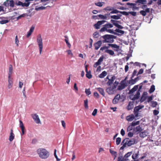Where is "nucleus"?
<instances>
[{"instance_id":"obj_1","label":"nucleus","mask_w":161,"mask_h":161,"mask_svg":"<svg viewBox=\"0 0 161 161\" xmlns=\"http://www.w3.org/2000/svg\"><path fill=\"white\" fill-rule=\"evenodd\" d=\"M138 89V86L135 85L134 87L130 90L129 92V94H130L129 96V98L130 99L135 101V100L139 98L140 95V90H141V85L139 86V88L136 92V93L135 95H133V93L135 91H136Z\"/></svg>"},{"instance_id":"obj_2","label":"nucleus","mask_w":161,"mask_h":161,"mask_svg":"<svg viewBox=\"0 0 161 161\" xmlns=\"http://www.w3.org/2000/svg\"><path fill=\"white\" fill-rule=\"evenodd\" d=\"M37 152L39 157L42 159H47L50 155L49 153L44 148H39L37 150Z\"/></svg>"},{"instance_id":"obj_3","label":"nucleus","mask_w":161,"mask_h":161,"mask_svg":"<svg viewBox=\"0 0 161 161\" xmlns=\"http://www.w3.org/2000/svg\"><path fill=\"white\" fill-rule=\"evenodd\" d=\"M103 40H102L103 43H113L114 42V39L116 38V36L106 34L102 37Z\"/></svg>"},{"instance_id":"obj_4","label":"nucleus","mask_w":161,"mask_h":161,"mask_svg":"<svg viewBox=\"0 0 161 161\" xmlns=\"http://www.w3.org/2000/svg\"><path fill=\"white\" fill-rule=\"evenodd\" d=\"M141 4V0H137L135 2V3H128L126 4L128 5H130L132 6V7H130L129 8H132L133 10H138L139 7V6Z\"/></svg>"},{"instance_id":"obj_5","label":"nucleus","mask_w":161,"mask_h":161,"mask_svg":"<svg viewBox=\"0 0 161 161\" xmlns=\"http://www.w3.org/2000/svg\"><path fill=\"white\" fill-rule=\"evenodd\" d=\"M37 42L39 48L40 53L41 54L43 48V42L40 34L38 35L37 36Z\"/></svg>"},{"instance_id":"obj_6","label":"nucleus","mask_w":161,"mask_h":161,"mask_svg":"<svg viewBox=\"0 0 161 161\" xmlns=\"http://www.w3.org/2000/svg\"><path fill=\"white\" fill-rule=\"evenodd\" d=\"M118 83H117L116 85L113 84L112 86H110L106 89L107 92L109 94H112L114 93V91L116 88Z\"/></svg>"},{"instance_id":"obj_7","label":"nucleus","mask_w":161,"mask_h":161,"mask_svg":"<svg viewBox=\"0 0 161 161\" xmlns=\"http://www.w3.org/2000/svg\"><path fill=\"white\" fill-rule=\"evenodd\" d=\"M120 84V85L118 86L117 88L118 90H121L124 89L128 85V82H125L123 80L121 81Z\"/></svg>"},{"instance_id":"obj_8","label":"nucleus","mask_w":161,"mask_h":161,"mask_svg":"<svg viewBox=\"0 0 161 161\" xmlns=\"http://www.w3.org/2000/svg\"><path fill=\"white\" fill-rule=\"evenodd\" d=\"M123 96H121L119 94H117L113 100V103L114 104L117 103L119 101L120 99H122Z\"/></svg>"},{"instance_id":"obj_9","label":"nucleus","mask_w":161,"mask_h":161,"mask_svg":"<svg viewBox=\"0 0 161 161\" xmlns=\"http://www.w3.org/2000/svg\"><path fill=\"white\" fill-rule=\"evenodd\" d=\"M141 109V105L136 107L134 110V112L136 117L139 116V110Z\"/></svg>"},{"instance_id":"obj_10","label":"nucleus","mask_w":161,"mask_h":161,"mask_svg":"<svg viewBox=\"0 0 161 161\" xmlns=\"http://www.w3.org/2000/svg\"><path fill=\"white\" fill-rule=\"evenodd\" d=\"M106 22V21L103 20L98 21L97 23L94 25V27L96 29H99L100 28V26Z\"/></svg>"},{"instance_id":"obj_11","label":"nucleus","mask_w":161,"mask_h":161,"mask_svg":"<svg viewBox=\"0 0 161 161\" xmlns=\"http://www.w3.org/2000/svg\"><path fill=\"white\" fill-rule=\"evenodd\" d=\"M31 116L35 121L37 124L40 123L41 122L40 119L38 115L36 114H32Z\"/></svg>"},{"instance_id":"obj_12","label":"nucleus","mask_w":161,"mask_h":161,"mask_svg":"<svg viewBox=\"0 0 161 161\" xmlns=\"http://www.w3.org/2000/svg\"><path fill=\"white\" fill-rule=\"evenodd\" d=\"M109 47H111L113 48L114 50L116 52H118L119 49V46L116 44H108Z\"/></svg>"},{"instance_id":"obj_13","label":"nucleus","mask_w":161,"mask_h":161,"mask_svg":"<svg viewBox=\"0 0 161 161\" xmlns=\"http://www.w3.org/2000/svg\"><path fill=\"white\" fill-rule=\"evenodd\" d=\"M104 57L103 56H101L98 60L94 64L93 66L96 68L98 65L101 64V63L103 61Z\"/></svg>"},{"instance_id":"obj_14","label":"nucleus","mask_w":161,"mask_h":161,"mask_svg":"<svg viewBox=\"0 0 161 161\" xmlns=\"http://www.w3.org/2000/svg\"><path fill=\"white\" fill-rule=\"evenodd\" d=\"M102 41H98L94 44L95 50H97L100 47L102 44Z\"/></svg>"},{"instance_id":"obj_15","label":"nucleus","mask_w":161,"mask_h":161,"mask_svg":"<svg viewBox=\"0 0 161 161\" xmlns=\"http://www.w3.org/2000/svg\"><path fill=\"white\" fill-rule=\"evenodd\" d=\"M8 89L11 88L13 86V79L11 77H8Z\"/></svg>"},{"instance_id":"obj_16","label":"nucleus","mask_w":161,"mask_h":161,"mask_svg":"<svg viewBox=\"0 0 161 161\" xmlns=\"http://www.w3.org/2000/svg\"><path fill=\"white\" fill-rule=\"evenodd\" d=\"M132 79L133 78L131 79L128 82V84H130L131 85L134 84L137 80L140 79V78L138 77L135 78L134 80Z\"/></svg>"},{"instance_id":"obj_17","label":"nucleus","mask_w":161,"mask_h":161,"mask_svg":"<svg viewBox=\"0 0 161 161\" xmlns=\"http://www.w3.org/2000/svg\"><path fill=\"white\" fill-rule=\"evenodd\" d=\"M135 117H136L134 114H131L127 116L126 119L128 121H131L135 119Z\"/></svg>"},{"instance_id":"obj_18","label":"nucleus","mask_w":161,"mask_h":161,"mask_svg":"<svg viewBox=\"0 0 161 161\" xmlns=\"http://www.w3.org/2000/svg\"><path fill=\"white\" fill-rule=\"evenodd\" d=\"M13 66L11 64H10L9 65L8 77H11V76L13 74Z\"/></svg>"},{"instance_id":"obj_19","label":"nucleus","mask_w":161,"mask_h":161,"mask_svg":"<svg viewBox=\"0 0 161 161\" xmlns=\"http://www.w3.org/2000/svg\"><path fill=\"white\" fill-rule=\"evenodd\" d=\"M115 79V77L113 76L111 77L110 79H108V81L107 83V84L108 86H110L113 83L114 80Z\"/></svg>"},{"instance_id":"obj_20","label":"nucleus","mask_w":161,"mask_h":161,"mask_svg":"<svg viewBox=\"0 0 161 161\" xmlns=\"http://www.w3.org/2000/svg\"><path fill=\"white\" fill-rule=\"evenodd\" d=\"M141 74V69H140L139 70L138 73H137V71L136 70H134V71L132 74V76L131 77V79L133 78L134 76L136 75H139Z\"/></svg>"},{"instance_id":"obj_21","label":"nucleus","mask_w":161,"mask_h":161,"mask_svg":"<svg viewBox=\"0 0 161 161\" xmlns=\"http://www.w3.org/2000/svg\"><path fill=\"white\" fill-rule=\"evenodd\" d=\"M125 139V142L126 143V144L128 145V146H130L134 144L135 141L134 140L131 141L129 140L128 141Z\"/></svg>"},{"instance_id":"obj_22","label":"nucleus","mask_w":161,"mask_h":161,"mask_svg":"<svg viewBox=\"0 0 161 161\" xmlns=\"http://www.w3.org/2000/svg\"><path fill=\"white\" fill-rule=\"evenodd\" d=\"M133 108V102H130L128 106H127L126 108L128 110H129Z\"/></svg>"},{"instance_id":"obj_23","label":"nucleus","mask_w":161,"mask_h":161,"mask_svg":"<svg viewBox=\"0 0 161 161\" xmlns=\"http://www.w3.org/2000/svg\"><path fill=\"white\" fill-rule=\"evenodd\" d=\"M147 92H144L142 96V102L145 101L147 97Z\"/></svg>"},{"instance_id":"obj_24","label":"nucleus","mask_w":161,"mask_h":161,"mask_svg":"<svg viewBox=\"0 0 161 161\" xmlns=\"http://www.w3.org/2000/svg\"><path fill=\"white\" fill-rule=\"evenodd\" d=\"M34 29V27L32 26L31 27L29 31L28 32V33L26 35V37L27 38L29 37L31 34L33 32Z\"/></svg>"},{"instance_id":"obj_25","label":"nucleus","mask_w":161,"mask_h":161,"mask_svg":"<svg viewBox=\"0 0 161 161\" xmlns=\"http://www.w3.org/2000/svg\"><path fill=\"white\" fill-rule=\"evenodd\" d=\"M150 12L149 8H146L145 10H142V15L145 16L146 15L147 13H149Z\"/></svg>"},{"instance_id":"obj_26","label":"nucleus","mask_w":161,"mask_h":161,"mask_svg":"<svg viewBox=\"0 0 161 161\" xmlns=\"http://www.w3.org/2000/svg\"><path fill=\"white\" fill-rule=\"evenodd\" d=\"M107 74V72L105 71H104L98 75V77L101 78H103Z\"/></svg>"},{"instance_id":"obj_27","label":"nucleus","mask_w":161,"mask_h":161,"mask_svg":"<svg viewBox=\"0 0 161 161\" xmlns=\"http://www.w3.org/2000/svg\"><path fill=\"white\" fill-rule=\"evenodd\" d=\"M118 161H128V159L126 158L125 156L123 157H119L118 158Z\"/></svg>"},{"instance_id":"obj_28","label":"nucleus","mask_w":161,"mask_h":161,"mask_svg":"<svg viewBox=\"0 0 161 161\" xmlns=\"http://www.w3.org/2000/svg\"><path fill=\"white\" fill-rule=\"evenodd\" d=\"M97 90L99 92V93L103 96H104L105 93L103 88L99 87L97 88Z\"/></svg>"},{"instance_id":"obj_29","label":"nucleus","mask_w":161,"mask_h":161,"mask_svg":"<svg viewBox=\"0 0 161 161\" xmlns=\"http://www.w3.org/2000/svg\"><path fill=\"white\" fill-rule=\"evenodd\" d=\"M105 52L107 53L112 56L114 54V52L111 50H105Z\"/></svg>"},{"instance_id":"obj_30","label":"nucleus","mask_w":161,"mask_h":161,"mask_svg":"<svg viewBox=\"0 0 161 161\" xmlns=\"http://www.w3.org/2000/svg\"><path fill=\"white\" fill-rule=\"evenodd\" d=\"M121 15L118 14L117 15H114L110 16L111 19H120V17L121 16Z\"/></svg>"},{"instance_id":"obj_31","label":"nucleus","mask_w":161,"mask_h":161,"mask_svg":"<svg viewBox=\"0 0 161 161\" xmlns=\"http://www.w3.org/2000/svg\"><path fill=\"white\" fill-rule=\"evenodd\" d=\"M109 152L112 155L114 156V159H115L117 157V152L115 151H113L111 149H110Z\"/></svg>"},{"instance_id":"obj_32","label":"nucleus","mask_w":161,"mask_h":161,"mask_svg":"<svg viewBox=\"0 0 161 161\" xmlns=\"http://www.w3.org/2000/svg\"><path fill=\"white\" fill-rule=\"evenodd\" d=\"M65 41L68 47L70 48L71 47V45L68 42V38L67 36H65Z\"/></svg>"},{"instance_id":"obj_33","label":"nucleus","mask_w":161,"mask_h":161,"mask_svg":"<svg viewBox=\"0 0 161 161\" xmlns=\"http://www.w3.org/2000/svg\"><path fill=\"white\" fill-rule=\"evenodd\" d=\"M155 90V86L153 85H152L151 88L149 91V92L150 93H152Z\"/></svg>"},{"instance_id":"obj_34","label":"nucleus","mask_w":161,"mask_h":161,"mask_svg":"<svg viewBox=\"0 0 161 161\" xmlns=\"http://www.w3.org/2000/svg\"><path fill=\"white\" fill-rule=\"evenodd\" d=\"M86 76L88 78L90 79L92 77V75L90 71L89 72H87L86 74Z\"/></svg>"},{"instance_id":"obj_35","label":"nucleus","mask_w":161,"mask_h":161,"mask_svg":"<svg viewBox=\"0 0 161 161\" xmlns=\"http://www.w3.org/2000/svg\"><path fill=\"white\" fill-rule=\"evenodd\" d=\"M106 31H107V32H108L109 33L115 35H119V34L117 33L116 32H114V31L111 29H107Z\"/></svg>"},{"instance_id":"obj_36","label":"nucleus","mask_w":161,"mask_h":161,"mask_svg":"<svg viewBox=\"0 0 161 161\" xmlns=\"http://www.w3.org/2000/svg\"><path fill=\"white\" fill-rule=\"evenodd\" d=\"M138 153H135L132 154V157L133 159L135 160L137 158H138Z\"/></svg>"},{"instance_id":"obj_37","label":"nucleus","mask_w":161,"mask_h":161,"mask_svg":"<svg viewBox=\"0 0 161 161\" xmlns=\"http://www.w3.org/2000/svg\"><path fill=\"white\" fill-rule=\"evenodd\" d=\"M14 138V134H10L9 136V140L10 142H12Z\"/></svg>"},{"instance_id":"obj_38","label":"nucleus","mask_w":161,"mask_h":161,"mask_svg":"<svg viewBox=\"0 0 161 161\" xmlns=\"http://www.w3.org/2000/svg\"><path fill=\"white\" fill-rule=\"evenodd\" d=\"M125 139H124L122 141V144L124 143V144H123V146H122L120 148V149H121V150L123 149L126 147V143L125 142Z\"/></svg>"},{"instance_id":"obj_39","label":"nucleus","mask_w":161,"mask_h":161,"mask_svg":"<svg viewBox=\"0 0 161 161\" xmlns=\"http://www.w3.org/2000/svg\"><path fill=\"white\" fill-rule=\"evenodd\" d=\"M9 6L13 8L14 6V1L12 0L9 1Z\"/></svg>"},{"instance_id":"obj_40","label":"nucleus","mask_w":161,"mask_h":161,"mask_svg":"<svg viewBox=\"0 0 161 161\" xmlns=\"http://www.w3.org/2000/svg\"><path fill=\"white\" fill-rule=\"evenodd\" d=\"M104 3L103 2H98L97 3H95V5L98 6L102 7L103 5V4Z\"/></svg>"},{"instance_id":"obj_41","label":"nucleus","mask_w":161,"mask_h":161,"mask_svg":"<svg viewBox=\"0 0 161 161\" xmlns=\"http://www.w3.org/2000/svg\"><path fill=\"white\" fill-rule=\"evenodd\" d=\"M109 47L108 46V47L106 46H104L103 47H102L100 49V50L103 51V50H104V51L106 50H108V49Z\"/></svg>"},{"instance_id":"obj_42","label":"nucleus","mask_w":161,"mask_h":161,"mask_svg":"<svg viewBox=\"0 0 161 161\" xmlns=\"http://www.w3.org/2000/svg\"><path fill=\"white\" fill-rule=\"evenodd\" d=\"M130 64H133L135 66H139V67H140L141 64L140 63L138 62H136L134 63L132 62H131L130 63Z\"/></svg>"},{"instance_id":"obj_43","label":"nucleus","mask_w":161,"mask_h":161,"mask_svg":"<svg viewBox=\"0 0 161 161\" xmlns=\"http://www.w3.org/2000/svg\"><path fill=\"white\" fill-rule=\"evenodd\" d=\"M105 26H106L107 29L108 28H112L113 27V25L109 23H107V24H106L105 25Z\"/></svg>"},{"instance_id":"obj_44","label":"nucleus","mask_w":161,"mask_h":161,"mask_svg":"<svg viewBox=\"0 0 161 161\" xmlns=\"http://www.w3.org/2000/svg\"><path fill=\"white\" fill-rule=\"evenodd\" d=\"M113 7H107L106 8L104 9V10L108 11H111L113 10Z\"/></svg>"},{"instance_id":"obj_45","label":"nucleus","mask_w":161,"mask_h":161,"mask_svg":"<svg viewBox=\"0 0 161 161\" xmlns=\"http://www.w3.org/2000/svg\"><path fill=\"white\" fill-rule=\"evenodd\" d=\"M115 31L117 32L121 33L122 34H124L125 33L124 31L119 30V29H116L115 30Z\"/></svg>"},{"instance_id":"obj_46","label":"nucleus","mask_w":161,"mask_h":161,"mask_svg":"<svg viewBox=\"0 0 161 161\" xmlns=\"http://www.w3.org/2000/svg\"><path fill=\"white\" fill-rule=\"evenodd\" d=\"M45 8H46L45 7H44L43 6H41V7H39L38 8H35V9L36 11H38V10H43V9H45Z\"/></svg>"},{"instance_id":"obj_47","label":"nucleus","mask_w":161,"mask_h":161,"mask_svg":"<svg viewBox=\"0 0 161 161\" xmlns=\"http://www.w3.org/2000/svg\"><path fill=\"white\" fill-rule=\"evenodd\" d=\"M152 106L153 107H155L158 104V103L156 101H152Z\"/></svg>"},{"instance_id":"obj_48","label":"nucleus","mask_w":161,"mask_h":161,"mask_svg":"<svg viewBox=\"0 0 161 161\" xmlns=\"http://www.w3.org/2000/svg\"><path fill=\"white\" fill-rule=\"evenodd\" d=\"M20 128L21 129V131H22V133L21 134V135L23 136L25 134V132L26 131L25 128V126L23 127H20Z\"/></svg>"},{"instance_id":"obj_49","label":"nucleus","mask_w":161,"mask_h":161,"mask_svg":"<svg viewBox=\"0 0 161 161\" xmlns=\"http://www.w3.org/2000/svg\"><path fill=\"white\" fill-rule=\"evenodd\" d=\"M120 11H119L117 9H113L112 11L110 12V14H117L119 13H120Z\"/></svg>"},{"instance_id":"obj_50","label":"nucleus","mask_w":161,"mask_h":161,"mask_svg":"<svg viewBox=\"0 0 161 161\" xmlns=\"http://www.w3.org/2000/svg\"><path fill=\"white\" fill-rule=\"evenodd\" d=\"M121 138L120 137H118L116 140V144L117 145H119L121 142Z\"/></svg>"},{"instance_id":"obj_51","label":"nucleus","mask_w":161,"mask_h":161,"mask_svg":"<svg viewBox=\"0 0 161 161\" xmlns=\"http://www.w3.org/2000/svg\"><path fill=\"white\" fill-rule=\"evenodd\" d=\"M84 106L86 108H88V100L86 99L84 101Z\"/></svg>"},{"instance_id":"obj_52","label":"nucleus","mask_w":161,"mask_h":161,"mask_svg":"<svg viewBox=\"0 0 161 161\" xmlns=\"http://www.w3.org/2000/svg\"><path fill=\"white\" fill-rule=\"evenodd\" d=\"M139 124V121H137L136 122H135L134 121H133V122L131 123V126H135L136 125H138Z\"/></svg>"},{"instance_id":"obj_53","label":"nucleus","mask_w":161,"mask_h":161,"mask_svg":"<svg viewBox=\"0 0 161 161\" xmlns=\"http://www.w3.org/2000/svg\"><path fill=\"white\" fill-rule=\"evenodd\" d=\"M93 37L95 38H97L99 36V34L97 32H95L93 34Z\"/></svg>"},{"instance_id":"obj_54","label":"nucleus","mask_w":161,"mask_h":161,"mask_svg":"<svg viewBox=\"0 0 161 161\" xmlns=\"http://www.w3.org/2000/svg\"><path fill=\"white\" fill-rule=\"evenodd\" d=\"M120 13L123 14L124 15H125L126 16L130 14L129 12H126L125 11H120Z\"/></svg>"},{"instance_id":"obj_55","label":"nucleus","mask_w":161,"mask_h":161,"mask_svg":"<svg viewBox=\"0 0 161 161\" xmlns=\"http://www.w3.org/2000/svg\"><path fill=\"white\" fill-rule=\"evenodd\" d=\"M26 15H27L26 14H25V13L19 16L18 17H17V20H19V19H20V18H21L24 17Z\"/></svg>"},{"instance_id":"obj_56","label":"nucleus","mask_w":161,"mask_h":161,"mask_svg":"<svg viewBox=\"0 0 161 161\" xmlns=\"http://www.w3.org/2000/svg\"><path fill=\"white\" fill-rule=\"evenodd\" d=\"M85 93L88 96L90 95L91 93V92L90 90V89H86L85 90Z\"/></svg>"},{"instance_id":"obj_57","label":"nucleus","mask_w":161,"mask_h":161,"mask_svg":"<svg viewBox=\"0 0 161 161\" xmlns=\"http://www.w3.org/2000/svg\"><path fill=\"white\" fill-rule=\"evenodd\" d=\"M107 29L106 27V26H105V25H104V26L100 29L99 31L101 32H103L105 31H106Z\"/></svg>"},{"instance_id":"obj_58","label":"nucleus","mask_w":161,"mask_h":161,"mask_svg":"<svg viewBox=\"0 0 161 161\" xmlns=\"http://www.w3.org/2000/svg\"><path fill=\"white\" fill-rule=\"evenodd\" d=\"M15 44L17 45V47H18L19 46V41L18 39V37L17 36H16L15 37Z\"/></svg>"},{"instance_id":"obj_59","label":"nucleus","mask_w":161,"mask_h":161,"mask_svg":"<svg viewBox=\"0 0 161 161\" xmlns=\"http://www.w3.org/2000/svg\"><path fill=\"white\" fill-rule=\"evenodd\" d=\"M98 16L99 17L101 18V19H106L107 18L106 16H104V15L102 14H99L98 15Z\"/></svg>"},{"instance_id":"obj_60","label":"nucleus","mask_w":161,"mask_h":161,"mask_svg":"<svg viewBox=\"0 0 161 161\" xmlns=\"http://www.w3.org/2000/svg\"><path fill=\"white\" fill-rule=\"evenodd\" d=\"M56 149H55L54 150V156H55V158H56V160L57 161H59L60 160V159L58 158V156H57V155H56Z\"/></svg>"},{"instance_id":"obj_61","label":"nucleus","mask_w":161,"mask_h":161,"mask_svg":"<svg viewBox=\"0 0 161 161\" xmlns=\"http://www.w3.org/2000/svg\"><path fill=\"white\" fill-rule=\"evenodd\" d=\"M132 154L131 152H129L127 153L124 156L126 158H127L129 156H130L131 154Z\"/></svg>"},{"instance_id":"obj_62","label":"nucleus","mask_w":161,"mask_h":161,"mask_svg":"<svg viewBox=\"0 0 161 161\" xmlns=\"http://www.w3.org/2000/svg\"><path fill=\"white\" fill-rule=\"evenodd\" d=\"M8 22V20H2L0 21V23L1 24H6Z\"/></svg>"},{"instance_id":"obj_63","label":"nucleus","mask_w":161,"mask_h":161,"mask_svg":"<svg viewBox=\"0 0 161 161\" xmlns=\"http://www.w3.org/2000/svg\"><path fill=\"white\" fill-rule=\"evenodd\" d=\"M68 54L69 55H70L71 57L73 56V54L71 52V51L70 50H69L67 51Z\"/></svg>"},{"instance_id":"obj_64","label":"nucleus","mask_w":161,"mask_h":161,"mask_svg":"<svg viewBox=\"0 0 161 161\" xmlns=\"http://www.w3.org/2000/svg\"><path fill=\"white\" fill-rule=\"evenodd\" d=\"M153 96L152 95L151 96L147 98V102L149 103L153 99Z\"/></svg>"}]
</instances>
